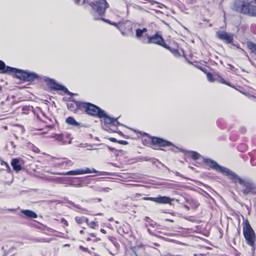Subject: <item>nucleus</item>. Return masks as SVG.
Wrapping results in <instances>:
<instances>
[{
	"mask_svg": "<svg viewBox=\"0 0 256 256\" xmlns=\"http://www.w3.org/2000/svg\"><path fill=\"white\" fill-rule=\"evenodd\" d=\"M42 178L43 180H46L48 182H54V177H52V176H44L42 177Z\"/></svg>",
	"mask_w": 256,
	"mask_h": 256,
	"instance_id": "obj_37",
	"label": "nucleus"
},
{
	"mask_svg": "<svg viewBox=\"0 0 256 256\" xmlns=\"http://www.w3.org/2000/svg\"><path fill=\"white\" fill-rule=\"evenodd\" d=\"M251 48L256 52V44L253 43L251 44Z\"/></svg>",
	"mask_w": 256,
	"mask_h": 256,
	"instance_id": "obj_51",
	"label": "nucleus"
},
{
	"mask_svg": "<svg viewBox=\"0 0 256 256\" xmlns=\"http://www.w3.org/2000/svg\"><path fill=\"white\" fill-rule=\"evenodd\" d=\"M216 80L218 81L219 82H220L221 84H224L228 85V86H232L230 84V82H226L220 76L216 78Z\"/></svg>",
	"mask_w": 256,
	"mask_h": 256,
	"instance_id": "obj_30",
	"label": "nucleus"
},
{
	"mask_svg": "<svg viewBox=\"0 0 256 256\" xmlns=\"http://www.w3.org/2000/svg\"><path fill=\"white\" fill-rule=\"evenodd\" d=\"M136 36L138 40H140L142 42V40H146L142 38L143 36H145V34L144 35V34L140 28H138L136 30Z\"/></svg>",
	"mask_w": 256,
	"mask_h": 256,
	"instance_id": "obj_21",
	"label": "nucleus"
},
{
	"mask_svg": "<svg viewBox=\"0 0 256 256\" xmlns=\"http://www.w3.org/2000/svg\"><path fill=\"white\" fill-rule=\"evenodd\" d=\"M88 235L90 236L95 238L96 236V234L94 233H88Z\"/></svg>",
	"mask_w": 256,
	"mask_h": 256,
	"instance_id": "obj_59",
	"label": "nucleus"
},
{
	"mask_svg": "<svg viewBox=\"0 0 256 256\" xmlns=\"http://www.w3.org/2000/svg\"><path fill=\"white\" fill-rule=\"evenodd\" d=\"M100 172V175L101 176H108V172Z\"/></svg>",
	"mask_w": 256,
	"mask_h": 256,
	"instance_id": "obj_60",
	"label": "nucleus"
},
{
	"mask_svg": "<svg viewBox=\"0 0 256 256\" xmlns=\"http://www.w3.org/2000/svg\"><path fill=\"white\" fill-rule=\"evenodd\" d=\"M140 133L142 136H147L150 140L151 144L155 146L165 147L166 146H174L172 142L164 138L156 136H152L144 132L142 133L140 132Z\"/></svg>",
	"mask_w": 256,
	"mask_h": 256,
	"instance_id": "obj_7",
	"label": "nucleus"
},
{
	"mask_svg": "<svg viewBox=\"0 0 256 256\" xmlns=\"http://www.w3.org/2000/svg\"><path fill=\"white\" fill-rule=\"evenodd\" d=\"M14 74L16 78L24 82H32L34 80H43L46 82L47 85L52 90H62L64 93L70 96L75 94L70 92L65 86L58 83L54 80L46 76L38 75L34 72L17 68V70H16Z\"/></svg>",
	"mask_w": 256,
	"mask_h": 256,
	"instance_id": "obj_2",
	"label": "nucleus"
},
{
	"mask_svg": "<svg viewBox=\"0 0 256 256\" xmlns=\"http://www.w3.org/2000/svg\"><path fill=\"white\" fill-rule=\"evenodd\" d=\"M206 162L214 170L228 176L233 183H238L240 185L244 187V188L242 190L244 194H256V184L252 180L247 178H242L236 172L226 167L219 165L216 162L207 160Z\"/></svg>",
	"mask_w": 256,
	"mask_h": 256,
	"instance_id": "obj_1",
	"label": "nucleus"
},
{
	"mask_svg": "<svg viewBox=\"0 0 256 256\" xmlns=\"http://www.w3.org/2000/svg\"><path fill=\"white\" fill-rule=\"evenodd\" d=\"M124 24H122V25L121 28H118V30L120 31L121 34L123 36H127V34H126V31L124 30Z\"/></svg>",
	"mask_w": 256,
	"mask_h": 256,
	"instance_id": "obj_39",
	"label": "nucleus"
},
{
	"mask_svg": "<svg viewBox=\"0 0 256 256\" xmlns=\"http://www.w3.org/2000/svg\"><path fill=\"white\" fill-rule=\"evenodd\" d=\"M36 240L38 242H44V239L43 238H36Z\"/></svg>",
	"mask_w": 256,
	"mask_h": 256,
	"instance_id": "obj_62",
	"label": "nucleus"
},
{
	"mask_svg": "<svg viewBox=\"0 0 256 256\" xmlns=\"http://www.w3.org/2000/svg\"><path fill=\"white\" fill-rule=\"evenodd\" d=\"M141 30L142 32L144 34L146 32L148 31V30L146 28H144L142 29H141Z\"/></svg>",
	"mask_w": 256,
	"mask_h": 256,
	"instance_id": "obj_63",
	"label": "nucleus"
},
{
	"mask_svg": "<svg viewBox=\"0 0 256 256\" xmlns=\"http://www.w3.org/2000/svg\"><path fill=\"white\" fill-rule=\"evenodd\" d=\"M108 139L110 142H118V140H117L116 138H110Z\"/></svg>",
	"mask_w": 256,
	"mask_h": 256,
	"instance_id": "obj_54",
	"label": "nucleus"
},
{
	"mask_svg": "<svg viewBox=\"0 0 256 256\" xmlns=\"http://www.w3.org/2000/svg\"><path fill=\"white\" fill-rule=\"evenodd\" d=\"M239 130L242 134H244L246 132V128L244 126H242L240 127Z\"/></svg>",
	"mask_w": 256,
	"mask_h": 256,
	"instance_id": "obj_42",
	"label": "nucleus"
},
{
	"mask_svg": "<svg viewBox=\"0 0 256 256\" xmlns=\"http://www.w3.org/2000/svg\"><path fill=\"white\" fill-rule=\"evenodd\" d=\"M66 122L70 126H76L80 128L82 127H86V126L82 125L80 123L77 122L72 116H69L66 120Z\"/></svg>",
	"mask_w": 256,
	"mask_h": 256,
	"instance_id": "obj_14",
	"label": "nucleus"
},
{
	"mask_svg": "<svg viewBox=\"0 0 256 256\" xmlns=\"http://www.w3.org/2000/svg\"><path fill=\"white\" fill-rule=\"evenodd\" d=\"M188 153L190 154V158L194 160H198L200 158H202V161L206 164H207L208 166H210V168H211V169H212L214 170L210 166V164H208L206 161H207V160H210L212 161H214V162H215L214 160L210 159V158H205L204 157H203L202 156H201L200 154H198V152H195V151H190L188 152Z\"/></svg>",
	"mask_w": 256,
	"mask_h": 256,
	"instance_id": "obj_12",
	"label": "nucleus"
},
{
	"mask_svg": "<svg viewBox=\"0 0 256 256\" xmlns=\"http://www.w3.org/2000/svg\"><path fill=\"white\" fill-rule=\"evenodd\" d=\"M251 158H250V162L252 166H256V163L254 164L253 160L254 158H256V150H254L252 151L250 154Z\"/></svg>",
	"mask_w": 256,
	"mask_h": 256,
	"instance_id": "obj_29",
	"label": "nucleus"
},
{
	"mask_svg": "<svg viewBox=\"0 0 256 256\" xmlns=\"http://www.w3.org/2000/svg\"><path fill=\"white\" fill-rule=\"evenodd\" d=\"M83 220H84V222H86L88 226V224H90V222L88 220V218L84 216Z\"/></svg>",
	"mask_w": 256,
	"mask_h": 256,
	"instance_id": "obj_56",
	"label": "nucleus"
},
{
	"mask_svg": "<svg viewBox=\"0 0 256 256\" xmlns=\"http://www.w3.org/2000/svg\"><path fill=\"white\" fill-rule=\"evenodd\" d=\"M52 138H55L56 140L60 142L61 144H70L72 142L71 134L68 133L60 134H55Z\"/></svg>",
	"mask_w": 256,
	"mask_h": 256,
	"instance_id": "obj_10",
	"label": "nucleus"
},
{
	"mask_svg": "<svg viewBox=\"0 0 256 256\" xmlns=\"http://www.w3.org/2000/svg\"><path fill=\"white\" fill-rule=\"evenodd\" d=\"M1 165H4V166H7L8 164L5 162H4V160H1V163H0Z\"/></svg>",
	"mask_w": 256,
	"mask_h": 256,
	"instance_id": "obj_61",
	"label": "nucleus"
},
{
	"mask_svg": "<svg viewBox=\"0 0 256 256\" xmlns=\"http://www.w3.org/2000/svg\"><path fill=\"white\" fill-rule=\"evenodd\" d=\"M11 165L13 170L16 172H18L22 168V166L20 164V160L18 158H13L11 162Z\"/></svg>",
	"mask_w": 256,
	"mask_h": 256,
	"instance_id": "obj_15",
	"label": "nucleus"
},
{
	"mask_svg": "<svg viewBox=\"0 0 256 256\" xmlns=\"http://www.w3.org/2000/svg\"><path fill=\"white\" fill-rule=\"evenodd\" d=\"M250 30L252 34H256V24H252L250 26Z\"/></svg>",
	"mask_w": 256,
	"mask_h": 256,
	"instance_id": "obj_36",
	"label": "nucleus"
},
{
	"mask_svg": "<svg viewBox=\"0 0 256 256\" xmlns=\"http://www.w3.org/2000/svg\"><path fill=\"white\" fill-rule=\"evenodd\" d=\"M120 24V23H116V22H111V24H112V25H113V26H115L116 27V28L118 29V28H121V27H122V24Z\"/></svg>",
	"mask_w": 256,
	"mask_h": 256,
	"instance_id": "obj_40",
	"label": "nucleus"
},
{
	"mask_svg": "<svg viewBox=\"0 0 256 256\" xmlns=\"http://www.w3.org/2000/svg\"><path fill=\"white\" fill-rule=\"evenodd\" d=\"M110 190V188H100V192H108Z\"/></svg>",
	"mask_w": 256,
	"mask_h": 256,
	"instance_id": "obj_45",
	"label": "nucleus"
},
{
	"mask_svg": "<svg viewBox=\"0 0 256 256\" xmlns=\"http://www.w3.org/2000/svg\"><path fill=\"white\" fill-rule=\"evenodd\" d=\"M147 230H148V233L150 235H152V236L154 235V234L152 232V231L150 230V228H148Z\"/></svg>",
	"mask_w": 256,
	"mask_h": 256,
	"instance_id": "obj_64",
	"label": "nucleus"
},
{
	"mask_svg": "<svg viewBox=\"0 0 256 256\" xmlns=\"http://www.w3.org/2000/svg\"><path fill=\"white\" fill-rule=\"evenodd\" d=\"M62 222V224H64L65 226H68V222L64 218H62V220H61Z\"/></svg>",
	"mask_w": 256,
	"mask_h": 256,
	"instance_id": "obj_50",
	"label": "nucleus"
},
{
	"mask_svg": "<svg viewBox=\"0 0 256 256\" xmlns=\"http://www.w3.org/2000/svg\"><path fill=\"white\" fill-rule=\"evenodd\" d=\"M174 174H176V176H180V177H182V178H185L183 175L181 174H180V172H174Z\"/></svg>",
	"mask_w": 256,
	"mask_h": 256,
	"instance_id": "obj_52",
	"label": "nucleus"
},
{
	"mask_svg": "<svg viewBox=\"0 0 256 256\" xmlns=\"http://www.w3.org/2000/svg\"><path fill=\"white\" fill-rule=\"evenodd\" d=\"M21 212L26 216L30 218H37V214L32 210H22Z\"/></svg>",
	"mask_w": 256,
	"mask_h": 256,
	"instance_id": "obj_17",
	"label": "nucleus"
},
{
	"mask_svg": "<svg viewBox=\"0 0 256 256\" xmlns=\"http://www.w3.org/2000/svg\"><path fill=\"white\" fill-rule=\"evenodd\" d=\"M80 174L99 172L97 171L94 168H92L91 170L88 168H86L85 169H80Z\"/></svg>",
	"mask_w": 256,
	"mask_h": 256,
	"instance_id": "obj_20",
	"label": "nucleus"
},
{
	"mask_svg": "<svg viewBox=\"0 0 256 256\" xmlns=\"http://www.w3.org/2000/svg\"><path fill=\"white\" fill-rule=\"evenodd\" d=\"M102 118L104 123L107 126H110L112 125L113 118L108 116L104 111V116L100 118Z\"/></svg>",
	"mask_w": 256,
	"mask_h": 256,
	"instance_id": "obj_18",
	"label": "nucleus"
},
{
	"mask_svg": "<svg viewBox=\"0 0 256 256\" xmlns=\"http://www.w3.org/2000/svg\"><path fill=\"white\" fill-rule=\"evenodd\" d=\"M67 202L72 204V206H73L74 207L78 208V209H80V210H84V211H86L88 212V210H87V209L85 208H82L80 205L78 204H75L74 202H72V201L71 200H67Z\"/></svg>",
	"mask_w": 256,
	"mask_h": 256,
	"instance_id": "obj_27",
	"label": "nucleus"
},
{
	"mask_svg": "<svg viewBox=\"0 0 256 256\" xmlns=\"http://www.w3.org/2000/svg\"><path fill=\"white\" fill-rule=\"evenodd\" d=\"M76 109L84 111L86 114L101 118L104 116V110L90 102L75 101Z\"/></svg>",
	"mask_w": 256,
	"mask_h": 256,
	"instance_id": "obj_3",
	"label": "nucleus"
},
{
	"mask_svg": "<svg viewBox=\"0 0 256 256\" xmlns=\"http://www.w3.org/2000/svg\"><path fill=\"white\" fill-rule=\"evenodd\" d=\"M112 132H114L118 133V134H120V136H122V137H124V138H128V137L126 136L122 132H120V130H112Z\"/></svg>",
	"mask_w": 256,
	"mask_h": 256,
	"instance_id": "obj_44",
	"label": "nucleus"
},
{
	"mask_svg": "<svg viewBox=\"0 0 256 256\" xmlns=\"http://www.w3.org/2000/svg\"><path fill=\"white\" fill-rule=\"evenodd\" d=\"M145 36H147V40H142V42L144 44H154L164 48H167V44H166L164 39L162 36L156 32L154 36H150L148 34H145Z\"/></svg>",
	"mask_w": 256,
	"mask_h": 256,
	"instance_id": "obj_8",
	"label": "nucleus"
},
{
	"mask_svg": "<svg viewBox=\"0 0 256 256\" xmlns=\"http://www.w3.org/2000/svg\"><path fill=\"white\" fill-rule=\"evenodd\" d=\"M10 144L11 146L12 147V148H14L16 147V146L14 144V142H10Z\"/></svg>",
	"mask_w": 256,
	"mask_h": 256,
	"instance_id": "obj_58",
	"label": "nucleus"
},
{
	"mask_svg": "<svg viewBox=\"0 0 256 256\" xmlns=\"http://www.w3.org/2000/svg\"><path fill=\"white\" fill-rule=\"evenodd\" d=\"M144 220L146 222L145 226L146 228L148 227V225L152 227H154L156 225V223L152 221L149 217L146 216Z\"/></svg>",
	"mask_w": 256,
	"mask_h": 256,
	"instance_id": "obj_23",
	"label": "nucleus"
},
{
	"mask_svg": "<svg viewBox=\"0 0 256 256\" xmlns=\"http://www.w3.org/2000/svg\"><path fill=\"white\" fill-rule=\"evenodd\" d=\"M241 147H244V150H246V146L244 144H241L238 146V148L239 150H242Z\"/></svg>",
	"mask_w": 256,
	"mask_h": 256,
	"instance_id": "obj_49",
	"label": "nucleus"
},
{
	"mask_svg": "<svg viewBox=\"0 0 256 256\" xmlns=\"http://www.w3.org/2000/svg\"><path fill=\"white\" fill-rule=\"evenodd\" d=\"M243 234L246 243L252 247V250H254L256 249V235L247 220L244 222Z\"/></svg>",
	"mask_w": 256,
	"mask_h": 256,
	"instance_id": "obj_5",
	"label": "nucleus"
},
{
	"mask_svg": "<svg viewBox=\"0 0 256 256\" xmlns=\"http://www.w3.org/2000/svg\"><path fill=\"white\" fill-rule=\"evenodd\" d=\"M216 36L226 44H232L234 38V34L232 33L227 32L224 30L218 31L216 32Z\"/></svg>",
	"mask_w": 256,
	"mask_h": 256,
	"instance_id": "obj_9",
	"label": "nucleus"
},
{
	"mask_svg": "<svg viewBox=\"0 0 256 256\" xmlns=\"http://www.w3.org/2000/svg\"><path fill=\"white\" fill-rule=\"evenodd\" d=\"M89 4L92 6L94 12L92 14H96L97 16L102 17L106 9L108 8L109 5L106 0H98L94 2H91Z\"/></svg>",
	"mask_w": 256,
	"mask_h": 256,
	"instance_id": "obj_6",
	"label": "nucleus"
},
{
	"mask_svg": "<svg viewBox=\"0 0 256 256\" xmlns=\"http://www.w3.org/2000/svg\"><path fill=\"white\" fill-rule=\"evenodd\" d=\"M62 159V162L54 164L55 167L60 168L64 166L66 168L68 166H72L74 164L72 160L68 159L66 158H64Z\"/></svg>",
	"mask_w": 256,
	"mask_h": 256,
	"instance_id": "obj_13",
	"label": "nucleus"
},
{
	"mask_svg": "<svg viewBox=\"0 0 256 256\" xmlns=\"http://www.w3.org/2000/svg\"><path fill=\"white\" fill-rule=\"evenodd\" d=\"M120 126H124V125L118 120V118H113L112 126L117 127Z\"/></svg>",
	"mask_w": 256,
	"mask_h": 256,
	"instance_id": "obj_31",
	"label": "nucleus"
},
{
	"mask_svg": "<svg viewBox=\"0 0 256 256\" xmlns=\"http://www.w3.org/2000/svg\"><path fill=\"white\" fill-rule=\"evenodd\" d=\"M108 238L112 242V243L115 246L116 248H118L120 246L119 244L117 242V241L115 239L114 240L111 236H110Z\"/></svg>",
	"mask_w": 256,
	"mask_h": 256,
	"instance_id": "obj_34",
	"label": "nucleus"
},
{
	"mask_svg": "<svg viewBox=\"0 0 256 256\" xmlns=\"http://www.w3.org/2000/svg\"><path fill=\"white\" fill-rule=\"evenodd\" d=\"M84 216H76L75 218V220L78 224H82L84 222Z\"/></svg>",
	"mask_w": 256,
	"mask_h": 256,
	"instance_id": "obj_33",
	"label": "nucleus"
},
{
	"mask_svg": "<svg viewBox=\"0 0 256 256\" xmlns=\"http://www.w3.org/2000/svg\"><path fill=\"white\" fill-rule=\"evenodd\" d=\"M206 77H207L208 80L210 82H214V81L216 80V79L214 78L213 76L210 72L207 73Z\"/></svg>",
	"mask_w": 256,
	"mask_h": 256,
	"instance_id": "obj_32",
	"label": "nucleus"
},
{
	"mask_svg": "<svg viewBox=\"0 0 256 256\" xmlns=\"http://www.w3.org/2000/svg\"><path fill=\"white\" fill-rule=\"evenodd\" d=\"M97 226V224L94 222H90V224H88V226L92 228H95L96 226Z\"/></svg>",
	"mask_w": 256,
	"mask_h": 256,
	"instance_id": "obj_41",
	"label": "nucleus"
},
{
	"mask_svg": "<svg viewBox=\"0 0 256 256\" xmlns=\"http://www.w3.org/2000/svg\"><path fill=\"white\" fill-rule=\"evenodd\" d=\"M144 160H145V161H149V160H152V162L153 163H156V161H157L158 160L155 158H150L148 156H146L144 158Z\"/></svg>",
	"mask_w": 256,
	"mask_h": 256,
	"instance_id": "obj_38",
	"label": "nucleus"
},
{
	"mask_svg": "<svg viewBox=\"0 0 256 256\" xmlns=\"http://www.w3.org/2000/svg\"><path fill=\"white\" fill-rule=\"evenodd\" d=\"M63 178L60 177H54V182L58 183V184H63Z\"/></svg>",
	"mask_w": 256,
	"mask_h": 256,
	"instance_id": "obj_35",
	"label": "nucleus"
},
{
	"mask_svg": "<svg viewBox=\"0 0 256 256\" xmlns=\"http://www.w3.org/2000/svg\"><path fill=\"white\" fill-rule=\"evenodd\" d=\"M231 44L232 46H234L238 48L241 49L240 48V45L238 44H234L233 42H232V44Z\"/></svg>",
	"mask_w": 256,
	"mask_h": 256,
	"instance_id": "obj_53",
	"label": "nucleus"
},
{
	"mask_svg": "<svg viewBox=\"0 0 256 256\" xmlns=\"http://www.w3.org/2000/svg\"><path fill=\"white\" fill-rule=\"evenodd\" d=\"M16 70H17L16 68L6 66L5 63L2 60H0V73L8 74L12 73L14 74Z\"/></svg>",
	"mask_w": 256,
	"mask_h": 256,
	"instance_id": "obj_11",
	"label": "nucleus"
},
{
	"mask_svg": "<svg viewBox=\"0 0 256 256\" xmlns=\"http://www.w3.org/2000/svg\"><path fill=\"white\" fill-rule=\"evenodd\" d=\"M172 199L166 196H160L156 198V202L159 204H170Z\"/></svg>",
	"mask_w": 256,
	"mask_h": 256,
	"instance_id": "obj_16",
	"label": "nucleus"
},
{
	"mask_svg": "<svg viewBox=\"0 0 256 256\" xmlns=\"http://www.w3.org/2000/svg\"><path fill=\"white\" fill-rule=\"evenodd\" d=\"M118 143L120 144H124V145H126L128 144L127 141L124 140H118Z\"/></svg>",
	"mask_w": 256,
	"mask_h": 256,
	"instance_id": "obj_47",
	"label": "nucleus"
},
{
	"mask_svg": "<svg viewBox=\"0 0 256 256\" xmlns=\"http://www.w3.org/2000/svg\"><path fill=\"white\" fill-rule=\"evenodd\" d=\"M94 19L95 20H102L104 22H107V23H108L109 24H111V21L110 20L104 18L103 16L102 17L97 16L96 14H94Z\"/></svg>",
	"mask_w": 256,
	"mask_h": 256,
	"instance_id": "obj_28",
	"label": "nucleus"
},
{
	"mask_svg": "<svg viewBox=\"0 0 256 256\" xmlns=\"http://www.w3.org/2000/svg\"><path fill=\"white\" fill-rule=\"evenodd\" d=\"M6 170H7V172L9 173L11 172H12V170L10 167V166H8V164L7 166H6Z\"/></svg>",
	"mask_w": 256,
	"mask_h": 256,
	"instance_id": "obj_57",
	"label": "nucleus"
},
{
	"mask_svg": "<svg viewBox=\"0 0 256 256\" xmlns=\"http://www.w3.org/2000/svg\"><path fill=\"white\" fill-rule=\"evenodd\" d=\"M22 110L24 111V112L26 114L28 113V112L30 110V106H24L22 108Z\"/></svg>",
	"mask_w": 256,
	"mask_h": 256,
	"instance_id": "obj_43",
	"label": "nucleus"
},
{
	"mask_svg": "<svg viewBox=\"0 0 256 256\" xmlns=\"http://www.w3.org/2000/svg\"><path fill=\"white\" fill-rule=\"evenodd\" d=\"M167 48H165L167 50H168L174 56H179L180 54L178 49L174 48L167 45Z\"/></svg>",
	"mask_w": 256,
	"mask_h": 256,
	"instance_id": "obj_22",
	"label": "nucleus"
},
{
	"mask_svg": "<svg viewBox=\"0 0 256 256\" xmlns=\"http://www.w3.org/2000/svg\"><path fill=\"white\" fill-rule=\"evenodd\" d=\"M142 200H151L156 202V198L153 197H144Z\"/></svg>",
	"mask_w": 256,
	"mask_h": 256,
	"instance_id": "obj_46",
	"label": "nucleus"
},
{
	"mask_svg": "<svg viewBox=\"0 0 256 256\" xmlns=\"http://www.w3.org/2000/svg\"><path fill=\"white\" fill-rule=\"evenodd\" d=\"M53 174L56 175H78L80 174V169L72 170L67 172H53Z\"/></svg>",
	"mask_w": 256,
	"mask_h": 256,
	"instance_id": "obj_19",
	"label": "nucleus"
},
{
	"mask_svg": "<svg viewBox=\"0 0 256 256\" xmlns=\"http://www.w3.org/2000/svg\"><path fill=\"white\" fill-rule=\"evenodd\" d=\"M32 150L36 153H39L40 152V150L36 146H34Z\"/></svg>",
	"mask_w": 256,
	"mask_h": 256,
	"instance_id": "obj_55",
	"label": "nucleus"
},
{
	"mask_svg": "<svg viewBox=\"0 0 256 256\" xmlns=\"http://www.w3.org/2000/svg\"><path fill=\"white\" fill-rule=\"evenodd\" d=\"M233 10L245 15L256 17V6L249 2L236 0L234 4Z\"/></svg>",
	"mask_w": 256,
	"mask_h": 256,
	"instance_id": "obj_4",
	"label": "nucleus"
},
{
	"mask_svg": "<svg viewBox=\"0 0 256 256\" xmlns=\"http://www.w3.org/2000/svg\"><path fill=\"white\" fill-rule=\"evenodd\" d=\"M188 202L194 208H197L200 206V204L198 203V202L194 200H188Z\"/></svg>",
	"mask_w": 256,
	"mask_h": 256,
	"instance_id": "obj_25",
	"label": "nucleus"
},
{
	"mask_svg": "<svg viewBox=\"0 0 256 256\" xmlns=\"http://www.w3.org/2000/svg\"><path fill=\"white\" fill-rule=\"evenodd\" d=\"M70 100H71V101L74 102V104H73V103L68 104H67V107H68V110H72L73 109L75 108V106H76V102H75V101H76V100H74L72 98H70Z\"/></svg>",
	"mask_w": 256,
	"mask_h": 256,
	"instance_id": "obj_26",
	"label": "nucleus"
},
{
	"mask_svg": "<svg viewBox=\"0 0 256 256\" xmlns=\"http://www.w3.org/2000/svg\"><path fill=\"white\" fill-rule=\"evenodd\" d=\"M217 126L221 129L224 128V120L222 118H219L216 121Z\"/></svg>",
	"mask_w": 256,
	"mask_h": 256,
	"instance_id": "obj_24",
	"label": "nucleus"
},
{
	"mask_svg": "<svg viewBox=\"0 0 256 256\" xmlns=\"http://www.w3.org/2000/svg\"><path fill=\"white\" fill-rule=\"evenodd\" d=\"M80 250H82L83 252H88V248H84V246H80Z\"/></svg>",
	"mask_w": 256,
	"mask_h": 256,
	"instance_id": "obj_48",
	"label": "nucleus"
}]
</instances>
